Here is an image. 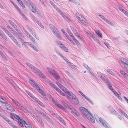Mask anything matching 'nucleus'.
<instances>
[{"label":"nucleus","mask_w":128,"mask_h":128,"mask_svg":"<svg viewBox=\"0 0 128 128\" xmlns=\"http://www.w3.org/2000/svg\"><path fill=\"white\" fill-rule=\"evenodd\" d=\"M26 64L37 75H38L41 78H46L44 74L40 72V70L32 66L31 64L28 63H27Z\"/></svg>","instance_id":"obj_1"},{"label":"nucleus","mask_w":128,"mask_h":128,"mask_svg":"<svg viewBox=\"0 0 128 128\" xmlns=\"http://www.w3.org/2000/svg\"><path fill=\"white\" fill-rule=\"evenodd\" d=\"M68 99L73 104L77 105L78 104L79 102L78 98L72 92L68 96Z\"/></svg>","instance_id":"obj_2"},{"label":"nucleus","mask_w":128,"mask_h":128,"mask_svg":"<svg viewBox=\"0 0 128 128\" xmlns=\"http://www.w3.org/2000/svg\"><path fill=\"white\" fill-rule=\"evenodd\" d=\"M76 16L78 19L79 20L80 22L84 25L86 26H88L89 24L88 21L80 14L78 12L76 13Z\"/></svg>","instance_id":"obj_3"},{"label":"nucleus","mask_w":128,"mask_h":128,"mask_svg":"<svg viewBox=\"0 0 128 128\" xmlns=\"http://www.w3.org/2000/svg\"><path fill=\"white\" fill-rule=\"evenodd\" d=\"M95 118L98 122H100L105 127H110L109 125L104 119L101 117H99L97 115L95 116Z\"/></svg>","instance_id":"obj_4"},{"label":"nucleus","mask_w":128,"mask_h":128,"mask_svg":"<svg viewBox=\"0 0 128 128\" xmlns=\"http://www.w3.org/2000/svg\"><path fill=\"white\" fill-rule=\"evenodd\" d=\"M50 30L52 32L54 36L59 39H61V37L60 35L59 32L57 31L56 28L54 26L50 27Z\"/></svg>","instance_id":"obj_5"},{"label":"nucleus","mask_w":128,"mask_h":128,"mask_svg":"<svg viewBox=\"0 0 128 128\" xmlns=\"http://www.w3.org/2000/svg\"><path fill=\"white\" fill-rule=\"evenodd\" d=\"M100 77L103 81L108 86L110 87L111 84L108 78L104 75H100Z\"/></svg>","instance_id":"obj_6"},{"label":"nucleus","mask_w":128,"mask_h":128,"mask_svg":"<svg viewBox=\"0 0 128 128\" xmlns=\"http://www.w3.org/2000/svg\"><path fill=\"white\" fill-rule=\"evenodd\" d=\"M68 109L71 110L72 114L75 116H78L79 115V114L78 111L71 106Z\"/></svg>","instance_id":"obj_7"},{"label":"nucleus","mask_w":128,"mask_h":128,"mask_svg":"<svg viewBox=\"0 0 128 128\" xmlns=\"http://www.w3.org/2000/svg\"><path fill=\"white\" fill-rule=\"evenodd\" d=\"M29 5L30 6L29 8L31 10V11L34 13H36V6L31 2H29Z\"/></svg>","instance_id":"obj_8"},{"label":"nucleus","mask_w":128,"mask_h":128,"mask_svg":"<svg viewBox=\"0 0 128 128\" xmlns=\"http://www.w3.org/2000/svg\"><path fill=\"white\" fill-rule=\"evenodd\" d=\"M86 115H84L86 118L91 122L94 123L95 122V120L92 116V114L90 113H89V112H88V113H87Z\"/></svg>","instance_id":"obj_9"},{"label":"nucleus","mask_w":128,"mask_h":128,"mask_svg":"<svg viewBox=\"0 0 128 128\" xmlns=\"http://www.w3.org/2000/svg\"><path fill=\"white\" fill-rule=\"evenodd\" d=\"M4 120L7 122L12 127L14 128L16 127V126L10 120L4 116L2 117Z\"/></svg>","instance_id":"obj_10"},{"label":"nucleus","mask_w":128,"mask_h":128,"mask_svg":"<svg viewBox=\"0 0 128 128\" xmlns=\"http://www.w3.org/2000/svg\"><path fill=\"white\" fill-rule=\"evenodd\" d=\"M58 11L60 14L63 17L66 19L67 21H69L70 20V19L66 16L64 12H62L60 9H58Z\"/></svg>","instance_id":"obj_11"},{"label":"nucleus","mask_w":128,"mask_h":128,"mask_svg":"<svg viewBox=\"0 0 128 128\" xmlns=\"http://www.w3.org/2000/svg\"><path fill=\"white\" fill-rule=\"evenodd\" d=\"M35 88L39 92L42 94V96H43L44 98H46V94H44V91L40 88V87L38 86L36 88Z\"/></svg>","instance_id":"obj_12"},{"label":"nucleus","mask_w":128,"mask_h":128,"mask_svg":"<svg viewBox=\"0 0 128 128\" xmlns=\"http://www.w3.org/2000/svg\"><path fill=\"white\" fill-rule=\"evenodd\" d=\"M4 104H5V106L6 107L7 109L12 112L14 111L13 108L11 105L8 104L7 102Z\"/></svg>","instance_id":"obj_13"},{"label":"nucleus","mask_w":128,"mask_h":128,"mask_svg":"<svg viewBox=\"0 0 128 128\" xmlns=\"http://www.w3.org/2000/svg\"><path fill=\"white\" fill-rule=\"evenodd\" d=\"M80 112L84 115H86L87 113H88V110L85 108L81 107L80 108Z\"/></svg>","instance_id":"obj_14"},{"label":"nucleus","mask_w":128,"mask_h":128,"mask_svg":"<svg viewBox=\"0 0 128 128\" xmlns=\"http://www.w3.org/2000/svg\"><path fill=\"white\" fill-rule=\"evenodd\" d=\"M78 92L84 98L88 101L92 105L93 104V103L92 101L90 98L87 97L80 91L79 90L78 91Z\"/></svg>","instance_id":"obj_15"},{"label":"nucleus","mask_w":128,"mask_h":128,"mask_svg":"<svg viewBox=\"0 0 128 128\" xmlns=\"http://www.w3.org/2000/svg\"><path fill=\"white\" fill-rule=\"evenodd\" d=\"M58 45L63 50L66 52H68V49L63 44H62L61 43H59Z\"/></svg>","instance_id":"obj_16"},{"label":"nucleus","mask_w":128,"mask_h":128,"mask_svg":"<svg viewBox=\"0 0 128 128\" xmlns=\"http://www.w3.org/2000/svg\"><path fill=\"white\" fill-rule=\"evenodd\" d=\"M120 60L123 65L128 64V60L126 58H120Z\"/></svg>","instance_id":"obj_17"},{"label":"nucleus","mask_w":128,"mask_h":128,"mask_svg":"<svg viewBox=\"0 0 128 128\" xmlns=\"http://www.w3.org/2000/svg\"><path fill=\"white\" fill-rule=\"evenodd\" d=\"M60 88H62V90L64 91L65 92L69 95V96L70 94L71 93H72V92H70L68 89H66L65 88L62 86V87H61Z\"/></svg>","instance_id":"obj_18"},{"label":"nucleus","mask_w":128,"mask_h":128,"mask_svg":"<svg viewBox=\"0 0 128 128\" xmlns=\"http://www.w3.org/2000/svg\"><path fill=\"white\" fill-rule=\"evenodd\" d=\"M27 26V28L28 29L30 32L33 36L36 34V32L32 28H30L28 26Z\"/></svg>","instance_id":"obj_19"},{"label":"nucleus","mask_w":128,"mask_h":128,"mask_svg":"<svg viewBox=\"0 0 128 128\" xmlns=\"http://www.w3.org/2000/svg\"><path fill=\"white\" fill-rule=\"evenodd\" d=\"M30 84L33 87L35 88L37 87L38 86L35 82L32 80H30L29 81Z\"/></svg>","instance_id":"obj_20"},{"label":"nucleus","mask_w":128,"mask_h":128,"mask_svg":"<svg viewBox=\"0 0 128 128\" xmlns=\"http://www.w3.org/2000/svg\"><path fill=\"white\" fill-rule=\"evenodd\" d=\"M0 102L2 103H5L7 102L5 98L4 97L0 96Z\"/></svg>","instance_id":"obj_21"},{"label":"nucleus","mask_w":128,"mask_h":128,"mask_svg":"<svg viewBox=\"0 0 128 128\" xmlns=\"http://www.w3.org/2000/svg\"><path fill=\"white\" fill-rule=\"evenodd\" d=\"M26 93L30 96L34 100H36V99L37 100V98H35L33 95H32L30 92L26 90Z\"/></svg>","instance_id":"obj_22"},{"label":"nucleus","mask_w":128,"mask_h":128,"mask_svg":"<svg viewBox=\"0 0 128 128\" xmlns=\"http://www.w3.org/2000/svg\"><path fill=\"white\" fill-rule=\"evenodd\" d=\"M11 115H12L15 118L17 119L16 120L17 122V121L19 120L20 119V118L16 114L14 113H11L10 114V116H11Z\"/></svg>","instance_id":"obj_23"},{"label":"nucleus","mask_w":128,"mask_h":128,"mask_svg":"<svg viewBox=\"0 0 128 128\" xmlns=\"http://www.w3.org/2000/svg\"><path fill=\"white\" fill-rule=\"evenodd\" d=\"M47 69L49 72L50 74H52V75L54 73H55L56 72L54 70L52 69H51L50 68L47 67Z\"/></svg>","instance_id":"obj_24"},{"label":"nucleus","mask_w":128,"mask_h":128,"mask_svg":"<svg viewBox=\"0 0 128 128\" xmlns=\"http://www.w3.org/2000/svg\"><path fill=\"white\" fill-rule=\"evenodd\" d=\"M124 14L126 15L128 17V13L125 10L123 9L122 8L120 7H119L118 8Z\"/></svg>","instance_id":"obj_25"},{"label":"nucleus","mask_w":128,"mask_h":128,"mask_svg":"<svg viewBox=\"0 0 128 128\" xmlns=\"http://www.w3.org/2000/svg\"><path fill=\"white\" fill-rule=\"evenodd\" d=\"M56 105L58 108L63 110L64 111H66L65 108L64 107L62 106H61L59 104L56 103L55 104Z\"/></svg>","instance_id":"obj_26"},{"label":"nucleus","mask_w":128,"mask_h":128,"mask_svg":"<svg viewBox=\"0 0 128 128\" xmlns=\"http://www.w3.org/2000/svg\"><path fill=\"white\" fill-rule=\"evenodd\" d=\"M62 103L66 108H68L71 106L70 104H68L67 102L64 100H62L61 101Z\"/></svg>","instance_id":"obj_27"},{"label":"nucleus","mask_w":128,"mask_h":128,"mask_svg":"<svg viewBox=\"0 0 128 128\" xmlns=\"http://www.w3.org/2000/svg\"><path fill=\"white\" fill-rule=\"evenodd\" d=\"M118 110L127 118L128 119V115H127L122 110L120 109H119Z\"/></svg>","instance_id":"obj_28"},{"label":"nucleus","mask_w":128,"mask_h":128,"mask_svg":"<svg viewBox=\"0 0 128 128\" xmlns=\"http://www.w3.org/2000/svg\"><path fill=\"white\" fill-rule=\"evenodd\" d=\"M70 36L72 38V39L74 41L76 44L77 45H78L80 43L75 38L72 34Z\"/></svg>","instance_id":"obj_29"},{"label":"nucleus","mask_w":128,"mask_h":128,"mask_svg":"<svg viewBox=\"0 0 128 128\" xmlns=\"http://www.w3.org/2000/svg\"><path fill=\"white\" fill-rule=\"evenodd\" d=\"M70 36L72 38V39L74 41L76 44L77 45H78L80 43L75 38L72 34Z\"/></svg>","instance_id":"obj_30"},{"label":"nucleus","mask_w":128,"mask_h":128,"mask_svg":"<svg viewBox=\"0 0 128 128\" xmlns=\"http://www.w3.org/2000/svg\"><path fill=\"white\" fill-rule=\"evenodd\" d=\"M70 36L72 38V39L74 41L76 44L77 45H78L80 43L75 38L72 34Z\"/></svg>","instance_id":"obj_31"},{"label":"nucleus","mask_w":128,"mask_h":128,"mask_svg":"<svg viewBox=\"0 0 128 128\" xmlns=\"http://www.w3.org/2000/svg\"><path fill=\"white\" fill-rule=\"evenodd\" d=\"M24 126L26 128H32L30 122H26Z\"/></svg>","instance_id":"obj_32"},{"label":"nucleus","mask_w":128,"mask_h":128,"mask_svg":"<svg viewBox=\"0 0 128 128\" xmlns=\"http://www.w3.org/2000/svg\"><path fill=\"white\" fill-rule=\"evenodd\" d=\"M22 110L24 112L26 113H27V111L24 108V107L22 106L21 105H20V106L18 107Z\"/></svg>","instance_id":"obj_33"},{"label":"nucleus","mask_w":128,"mask_h":128,"mask_svg":"<svg viewBox=\"0 0 128 128\" xmlns=\"http://www.w3.org/2000/svg\"><path fill=\"white\" fill-rule=\"evenodd\" d=\"M96 33L98 36L100 38H101L102 36V34L100 32V31L99 30H98L95 31Z\"/></svg>","instance_id":"obj_34"},{"label":"nucleus","mask_w":128,"mask_h":128,"mask_svg":"<svg viewBox=\"0 0 128 128\" xmlns=\"http://www.w3.org/2000/svg\"><path fill=\"white\" fill-rule=\"evenodd\" d=\"M106 70L112 76H114L115 75L114 73L110 69H106Z\"/></svg>","instance_id":"obj_35"},{"label":"nucleus","mask_w":128,"mask_h":128,"mask_svg":"<svg viewBox=\"0 0 128 128\" xmlns=\"http://www.w3.org/2000/svg\"><path fill=\"white\" fill-rule=\"evenodd\" d=\"M50 3L52 6L58 11V10L59 9L58 7L56 5L53 3L51 1H50Z\"/></svg>","instance_id":"obj_36"},{"label":"nucleus","mask_w":128,"mask_h":128,"mask_svg":"<svg viewBox=\"0 0 128 128\" xmlns=\"http://www.w3.org/2000/svg\"><path fill=\"white\" fill-rule=\"evenodd\" d=\"M12 100L16 105L18 107H19L21 105L18 102L12 99Z\"/></svg>","instance_id":"obj_37"},{"label":"nucleus","mask_w":128,"mask_h":128,"mask_svg":"<svg viewBox=\"0 0 128 128\" xmlns=\"http://www.w3.org/2000/svg\"><path fill=\"white\" fill-rule=\"evenodd\" d=\"M36 21L42 28L43 29H44V26L38 20H36Z\"/></svg>","instance_id":"obj_38"},{"label":"nucleus","mask_w":128,"mask_h":128,"mask_svg":"<svg viewBox=\"0 0 128 128\" xmlns=\"http://www.w3.org/2000/svg\"><path fill=\"white\" fill-rule=\"evenodd\" d=\"M36 100V101L37 102V103L38 104L44 107H45V105L40 100H39L37 99V100Z\"/></svg>","instance_id":"obj_39"},{"label":"nucleus","mask_w":128,"mask_h":128,"mask_svg":"<svg viewBox=\"0 0 128 128\" xmlns=\"http://www.w3.org/2000/svg\"><path fill=\"white\" fill-rule=\"evenodd\" d=\"M90 36L95 41H96V42L99 43V42L98 41V40L96 39V38L94 37V35L91 34V33H90Z\"/></svg>","instance_id":"obj_40"},{"label":"nucleus","mask_w":128,"mask_h":128,"mask_svg":"<svg viewBox=\"0 0 128 128\" xmlns=\"http://www.w3.org/2000/svg\"><path fill=\"white\" fill-rule=\"evenodd\" d=\"M54 77L56 80H58L59 78V76L58 75L56 74V72L54 73V74L52 75Z\"/></svg>","instance_id":"obj_41"},{"label":"nucleus","mask_w":128,"mask_h":128,"mask_svg":"<svg viewBox=\"0 0 128 128\" xmlns=\"http://www.w3.org/2000/svg\"><path fill=\"white\" fill-rule=\"evenodd\" d=\"M36 117L37 118V120L41 124L42 126H43L44 125V124L42 123V120L38 116H36Z\"/></svg>","instance_id":"obj_42"},{"label":"nucleus","mask_w":128,"mask_h":128,"mask_svg":"<svg viewBox=\"0 0 128 128\" xmlns=\"http://www.w3.org/2000/svg\"><path fill=\"white\" fill-rule=\"evenodd\" d=\"M68 64L72 68H75V67H76V66L74 65L73 64L70 62H68Z\"/></svg>","instance_id":"obj_43"},{"label":"nucleus","mask_w":128,"mask_h":128,"mask_svg":"<svg viewBox=\"0 0 128 128\" xmlns=\"http://www.w3.org/2000/svg\"><path fill=\"white\" fill-rule=\"evenodd\" d=\"M14 42L18 46L19 48H21V47L20 44L18 42V41L16 40H15L14 41Z\"/></svg>","instance_id":"obj_44"},{"label":"nucleus","mask_w":128,"mask_h":128,"mask_svg":"<svg viewBox=\"0 0 128 128\" xmlns=\"http://www.w3.org/2000/svg\"><path fill=\"white\" fill-rule=\"evenodd\" d=\"M0 55L2 56V57L5 60H6L7 59L5 55L0 50Z\"/></svg>","instance_id":"obj_45"},{"label":"nucleus","mask_w":128,"mask_h":128,"mask_svg":"<svg viewBox=\"0 0 128 128\" xmlns=\"http://www.w3.org/2000/svg\"><path fill=\"white\" fill-rule=\"evenodd\" d=\"M12 26L13 27L16 29V30L18 32H19V28L17 26L14 24H13Z\"/></svg>","instance_id":"obj_46"},{"label":"nucleus","mask_w":128,"mask_h":128,"mask_svg":"<svg viewBox=\"0 0 128 128\" xmlns=\"http://www.w3.org/2000/svg\"><path fill=\"white\" fill-rule=\"evenodd\" d=\"M24 32H25L26 34L27 35L28 37L29 38H31L32 36H30V34L28 33V32L25 29H24Z\"/></svg>","instance_id":"obj_47"},{"label":"nucleus","mask_w":128,"mask_h":128,"mask_svg":"<svg viewBox=\"0 0 128 128\" xmlns=\"http://www.w3.org/2000/svg\"><path fill=\"white\" fill-rule=\"evenodd\" d=\"M46 120L48 122H49L51 124H52V125L53 126L54 125V124H53V122H52L51 120L49 118H48V117L47 118H46Z\"/></svg>","instance_id":"obj_48"},{"label":"nucleus","mask_w":128,"mask_h":128,"mask_svg":"<svg viewBox=\"0 0 128 128\" xmlns=\"http://www.w3.org/2000/svg\"><path fill=\"white\" fill-rule=\"evenodd\" d=\"M104 21L106 22L108 24L110 25L111 26H114V25L113 24L110 22V21H109L106 18L104 20Z\"/></svg>","instance_id":"obj_49"},{"label":"nucleus","mask_w":128,"mask_h":128,"mask_svg":"<svg viewBox=\"0 0 128 128\" xmlns=\"http://www.w3.org/2000/svg\"><path fill=\"white\" fill-rule=\"evenodd\" d=\"M108 88L110 89L115 94V93H116V92L115 90H114L112 88V84H111V86L110 87L109 86H108Z\"/></svg>","instance_id":"obj_50"},{"label":"nucleus","mask_w":128,"mask_h":128,"mask_svg":"<svg viewBox=\"0 0 128 128\" xmlns=\"http://www.w3.org/2000/svg\"><path fill=\"white\" fill-rule=\"evenodd\" d=\"M108 88L110 89L115 94V93H116V92L115 90H114L112 88V84H111V86L110 87L109 86H108Z\"/></svg>","instance_id":"obj_51"},{"label":"nucleus","mask_w":128,"mask_h":128,"mask_svg":"<svg viewBox=\"0 0 128 128\" xmlns=\"http://www.w3.org/2000/svg\"><path fill=\"white\" fill-rule=\"evenodd\" d=\"M0 36L4 39L6 41L8 40V39L4 35L2 34H1Z\"/></svg>","instance_id":"obj_52"},{"label":"nucleus","mask_w":128,"mask_h":128,"mask_svg":"<svg viewBox=\"0 0 128 128\" xmlns=\"http://www.w3.org/2000/svg\"><path fill=\"white\" fill-rule=\"evenodd\" d=\"M15 7L17 10H18L20 12V14H21L22 13V11L17 6H15Z\"/></svg>","instance_id":"obj_53"},{"label":"nucleus","mask_w":128,"mask_h":128,"mask_svg":"<svg viewBox=\"0 0 128 128\" xmlns=\"http://www.w3.org/2000/svg\"><path fill=\"white\" fill-rule=\"evenodd\" d=\"M76 36L78 37V38H79L80 40H81V37L79 35V34L77 32L75 34Z\"/></svg>","instance_id":"obj_54"},{"label":"nucleus","mask_w":128,"mask_h":128,"mask_svg":"<svg viewBox=\"0 0 128 128\" xmlns=\"http://www.w3.org/2000/svg\"><path fill=\"white\" fill-rule=\"evenodd\" d=\"M72 1H73V3H74L75 4H76L77 5H78L79 6L80 5V4L78 1H77L76 0H72Z\"/></svg>","instance_id":"obj_55"},{"label":"nucleus","mask_w":128,"mask_h":128,"mask_svg":"<svg viewBox=\"0 0 128 128\" xmlns=\"http://www.w3.org/2000/svg\"><path fill=\"white\" fill-rule=\"evenodd\" d=\"M29 39L31 40L33 43L35 44L37 43V42H36L35 40L33 38L32 36L30 38H29Z\"/></svg>","instance_id":"obj_56"},{"label":"nucleus","mask_w":128,"mask_h":128,"mask_svg":"<svg viewBox=\"0 0 128 128\" xmlns=\"http://www.w3.org/2000/svg\"><path fill=\"white\" fill-rule=\"evenodd\" d=\"M88 71L89 73L90 74L93 76H94V74L92 72L91 70L90 69V68H89L88 70H87Z\"/></svg>","instance_id":"obj_57"},{"label":"nucleus","mask_w":128,"mask_h":128,"mask_svg":"<svg viewBox=\"0 0 128 128\" xmlns=\"http://www.w3.org/2000/svg\"><path fill=\"white\" fill-rule=\"evenodd\" d=\"M49 83L50 84L51 86L52 87V88H54L56 87V86L54 84H53L52 82H49Z\"/></svg>","instance_id":"obj_58"},{"label":"nucleus","mask_w":128,"mask_h":128,"mask_svg":"<svg viewBox=\"0 0 128 128\" xmlns=\"http://www.w3.org/2000/svg\"><path fill=\"white\" fill-rule=\"evenodd\" d=\"M65 72L70 77H72V76L71 74L67 70H66L65 71Z\"/></svg>","instance_id":"obj_59"},{"label":"nucleus","mask_w":128,"mask_h":128,"mask_svg":"<svg viewBox=\"0 0 128 128\" xmlns=\"http://www.w3.org/2000/svg\"><path fill=\"white\" fill-rule=\"evenodd\" d=\"M17 122L22 127H23V125L21 122L18 120L17 121Z\"/></svg>","instance_id":"obj_60"},{"label":"nucleus","mask_w":128,"mask_h":128,"mask_svg":"<svg viewBox=\"0 0 128 128\" xmlns=\"http://www.w3.org/2000/svg\"><path fill=\"white\" fill-rule=\"evenodd\" d=\"M32 48L36 52H37L38 51V50L36 48L34 45Z\"/></svg>","instance_id":"obj_61"},{"label":"nucleus","mask_w":128,"mask_h":128,"mask_svg":"<svg viewBox=\"0 0 128 128\" xmlns=\"http://www.w3.org/2000/svg\"><path fill=\"white\" fill-rule=\"evenodd\" d=\"M99 16L102 18L103 19L104 21L106 19V18L102 15H99Z\"/></svg>","instance_id":"obj_62"},{"label":"nucleus","mask_w":128,"mask_h":128,"mask_svg":"<svg viewBox=\"0 0 128 128\" xmlns=\"http://www.w3.org/2000/svg\"><path fill=\"white\" fill-rule=\"evenodd\" d=\"M124 66L127 70H128V64H124Z\"/></svg>","instance_id":"obj_63"},{"label":"nucleus","mask_w":128,"mask_h":128,"mask_svg":"<svg viewBox=\"0 0 128 128\" xmlns=\"http://www.w3.org/2000/svg\"><path fill=\"white\" fill-rule=\"evenodd\" d=\"M123 76L126 79H128V75L126 74H125Z\"/></svg>","instance_id":"obj_64"}]
</instances>
